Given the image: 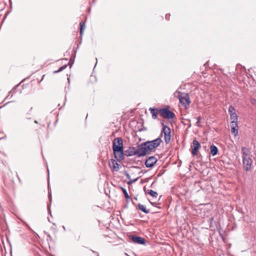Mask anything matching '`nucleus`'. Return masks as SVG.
<instances>
[{
  "instance_id": "nucleus-3",
  "label": "nucleus",
  "mask_w": 256,
  "mask_h": 256,
  "mask_svg": "<svg viewBox=\"0 0 256 256\" xmlns=\"http://www.w3.org/2000/svg\"><path fill=\"white\" fill-rule=\"evenodd\" d=\"M177 94L178 96H176L178 98L180 102L184 107L187 108L190 103L188 94L180 92H178Z\"/></svg>"
},
{
  "instance_id": "nucleus-27",
  "label": "nucleus",
  "mask_w": 256,
  "mask_h": 256,
  "mask_svg": "<svg viewBox=\"0 0 256 256\" xmlns=\"http://www.w3.org/2000/svg\"><path fill=\"white\" fill-rule=\"evenodd\" d=\"M34 122L36 123V124H38V122L36 120H35Z\"/></svg>"
},
{
  "instance_id": "nucleus-19",
  "label": "nucleus",
  "mask_w": 256,
  "mask_h": 256,
  "mask_svg": "<svg viewBox=\"0 0 256 256\" xmlns=\"http://www.w3.org/2000/svg\"><path fill=\"white\" fill-rule=\"evenodd\" d=\"M80 34L82 35L83 34V32H84V30L85 28V24L84 22H80Z\"/></svg>"
},
{
  "instance_id": "nucleus-22",
  "label": "nucleus",
  "mask_w": 256,
  "mask_h": 256,
  "mask_svg": "<svg viewBox=\"0 0 256 256\" xmlns=\"http://www.w3.org/2000/svg\"><path fill=\"white\" fill-rule=\"evenodd\" d=\"M66 66H67L66 65L64 66L60 67L58 69V70L54 71V72L57 73V72H60L62 71L63 70H64Z\"/></svg>"
},
{
  "instance_id": "nucleus-23",
  "label": "nucleus",
  "mask_w": 256,
  "mask_h": 256,
  "mask_svg": "<svg viewBox=\"0 0 256 256\" xmlns=\"http://www.w3.org/2000/svg\"><path fill=\"white\" fill-rule=\"evenodd\" d=\"M197 122H196V125L198 126H200V120H201V118L200 116H198V117L197 118Z\"/></svg>"
},
{
  "instance_id": "nucleus-5",
  "label": "nucleus",
  "mask_w": 256,
  "mask_h": 256,
  "mask_svg": "<svg viewBox=\"0 0 256 256\" xmlns=\"http://www.w3.org/2000/svg\"><path fill=\"white\" fill-rule=\"evenodd\" d=\"M158 113L160 116L164 118L170 120L174 119L176 115L172 111L170 110L168 108H163L159 109Z\"/></svg>"
},
{
  "instance_id": "nucleus-21",
  "label": "nucleus",
  "mask_w": 256,
  "mask_h": 256,
  "mask_svg": "<svg viewBox=\"0 0 256 256\" xmlns=\"http://www.w3.org/2000/svg\"><path fill=\"white\" fill-rule=\"evenodd\" d=\"M122 192H123L124 194L125 198L126 199L130 198V197L129 196H128V192H127L125 188H122Z\"/></svg>"
},
{
  "instance_id": "nucleus-10",
  "label": "nucleus",
  "mask_w": 256,
  "mask_h": 256,
  "mask_svg": "<svg viewBox=\"0 0 256 256\" xmlns=\"http://www.w3.org/2000/svg\"><path fill=\"white\" fill-rule=\"evenodd\" d=\"M109 166L112 171L117 172L119 170L120 164H118L117 162L113 159H112L109 162Z\"/></svg>"
},
{
  "instance_id": "nucleus-16",
  "label": "nucleus",
  "mask_w": 256,
  "mask_h": 256,
  "mask_svg": "<svg viewBox=\"0 0 256 256\" xmlns=\"http://www.w3.org/2000/svg\"><path fill=\"white\" fill-rule=\"evenodd\" d=\"M230 119L232 120L231 122H238V116L236 113L232 114H230Z\"/></svg>"
},
{
  "instance_id": "nucleus-18",
  "label": "nucleus",
  "mask_w": 256,
  "mask_h": 256,
  "mask_svg": "<svg viewBox=\"0 0 256 256\" xmlns=\"http://www.w3.org/2000/svg\"><path fill=\"white\" fill-rule=\"evenodd\" d=\"M148 194H150L152 196L154 197V198H156L158 195V194L156 192L152 190H148Z\"/></svg>"
},
{
  "instance_id": "nucleus-11",
  "label": "nucleus",
  "mask_w": 256,
  "mask_h": 256,
  "mask_svg": "<svg viewBox=\"0 0 256 256\" xmlns=\"http://www.w3.org/2000/svg\"><path fill=\"white\" fill-rule=\"evenodd\" d=\"M230 126L232 128V132L234 136H236L238 134V126L237 122H231Z\"/></svg>"
},
{
  "instance_id": "nucleus-1",
  "label": "nucleus",
  "mask_w": 256,
  "mask_h": 256,
  "mask_svg": "<svg viewBox=\"0 0 256 256\" xmlns=\"http://www.w3.org/2000/svg\"><path fill=\"white\" fill-rule=\"evenodd\" d=\"M112 150L115 158L118 161L124 158L123 140L120 138L114 139L112 142Z\"/></svg>"
},
{
  "instance_id": "nucleus-6",
  "label": "nucleus",
  "mask_w": 256,
  "mask_h": 256,
  "mask_svg": "<svg viewBox=\"0 0 256 256\" xmlns=\"http://www.w3.org/2000/svg\"><path fill=\"white\" fill-rule=\"evenodd\" d=\"M162 142V140L161 138H158L154 140L146 142L145 144L150 152H151L156 148Z\"/></svg>"
},
{
  "instance_id": "nucleus-20",
  "label": "nucleus",
  "mask_w": 256,
  "mask_h": 256,
  "mask_svg": "<svg viewBox=\"0 0 256 256\" xmlns=\"http://www.w3.org/2000/svg\"><path fill=\"white\" fill-rule=\"evenodd\" d=\"M228 112H230V114H232L236 113L235 109L233 106H230L229 107Z\"/></svg>"
},
{
  "instance_id": "nucleus-25",
  "label": "nucleus",
  "mask_w": 256,
  "mask_h": 256,
  "mask_svg": "<svg viewBox=\"0 0 256 256\" xmlns=\"http://www.w3.org/2000/svg\"><path fill=\"white\" fill-rule=\"evenodd\" d=\"M6 136H4L2 138H0V140H3V139H6Z\"/></svg>"
},
{
  "instance_id": "nucleus-7",
  "label": "nucleus",
  "mask_w": 256,
  "mask_h": 256,
  "mask_svg": "<svg viewBox=\"0 0 256 256\" xmlns=\"http://www.w3.org/2000/svg\"><path fill=\"white\" fill-rule=\"evenodd\" d=\"M150 152L145 142L142 144L137 147V154L138 156H145Z\"/></svg>"
},
{
  "instance_id": "nucleus-9",
  "label": "nucleus",
  "mask_w": 256,
  "mask_h": 256,
  "mask_svg": "<svg viewBox=\"0 0 256 256\" xmlns=\"http://www.w3.org/2000/svg\"><path fill=\"white\" fill-rule=\"evenodd\" d=\"M158 160L155 156H150L145 162V165L147 168H152L156 162Z\"/></svg>"
},
{
  "instance_id": "nucleus-12",
  "label": "nucleus",
  "mask_w": 256,
  "mask_h": 256,
  "mask_svg": "<svg viewBox=\"0 0 256 256\" xmlns=\"http://www.w3.org/2000/svg\"><path fill=\"white\" fill-rule=\"evenodd\" d=\"M132 240L134 242L138 244H144L145 240L142 238L137 236H133L132 237Z\"/></svg>"
},
{
  "instance_id": "nucleus-24",
  "label": "nucleus",
  "mask_w": 256,
  "mask_h": 256,
  "mask_svg": "<svg viewBox=\"0 0 256 256\" xmlns=\"http://www.w3.org/2000/svg\"><path fill=\"white\" fill-rule=\"evenodd\" d=\"M136 180H137V178L134 179V180H130V182H128V184H132L133 182H136Z\"/></svg>"
},
{
  "instance_id": "nucleus-17",
  "label": "nucleus",
  "mask_w": 256,
  "mask_h": 256,
  "mask_svg": "<svg viewBox=\"0 0 256 256\" xmlns=\"http://www.w3.org/2000/svg\"><path fill=\"white\" fill-rule=\"evenodd\" d=\"M138 207L140 210L146 214L149 212L148 210H146V206L143 204H138Z\"/></svg>"
},
{
  "instance_id": "nucleus-2",
  "label": "nucleus",
  "mask_w": 256,
  "mask_h": 256,
  "mask_svg": "<svg viewBox=\"0 0 256 256\" xmlns=\"http://www.w3.org/2000/svg\"><path fill=\"white\" fill-rule=\"evenodd\" d=\"M242 151L244 168L246 171H248L250 170L252 164L250 150L249 148L242 147Z\"/></svg>"
},
{
  "instance_id": "nucleus-26",
  "label": "nucleus",
  "mask_w": 256,
  "mask_h": 256,
  "mask_svg": "<svg viewBox=\"0 0 256 256\" xmlns=\"http://www.w3.org/2000/svg\"><path fill=\"white\" fill-rule=\"evenodd\" d=\"M126 176H127V178H130V176H129L128 174H126Z\"/></svg>"
},
{
  "instance_id": "nucleus-8",
  "label": "nucleus",
  "mask_w": 256,
  "mask_h": 256,
  "mask_svg": "<svg viewBox=\"0 0 256 256\" xmlns=\"http://www.w3.org/2000/svg\"><path fill=\"white\" fill-rule=\"evenodd\" d=\"M200 144L198 140H193L192 154L194 156L198 155V150L200 148Z\"/></svg>"
},
{
  "instance_id": "nucleus-13",
  "label": "nucleus",
  "mask_w": 256,
  "mask_h": 256,
  "mask_svg": "<svg viewBox=\"0 0 256 256\" xmlns=\"http://www.w3.org/2000/svg\"><path fill=\"white\" fill-rule=\"evenodd\" d=\"M153 119H156L157 118L158 112V109L155 108H150L149 109Z\"/></svg>"
},
{
  "instance_id": "nucleus-15",
  "label": "nucleus",
  "mask_w": 256,
  "mask_h": 256,
  "mask_svg": "<svg viewBox=\"0 0 256 256\" xmlns=\"http://www.w3.org/2000/svg\"><path fill=\"white\" fill-rule=\"evenodd\" d=\"M129 150V156L138 155L137 148L136 149L135 148L132 147L130 148Z\"/></svg>"
},
{
  "instance_id": "nucleus-14",
  "label": "nucleus",
  "mask_w": 256,
  "mask_h": 256,
  "mask_svg": "<svg viewBox=\"0 0 256 256\" xmlns=\"http://www.w3.org/2000/svg\"><path fill=\"white\" fill-rule=\"evenodd\" d=\"M210 153L214 156H216L218 152V149L217 147L214 145H212L210 147Z\"/></svg>"
},
{
  "instance_id": "nucleus-4",
  "label": "nucleus",
  "mask_w": 256,
  "mask_h": 256,
  "mask_svg": "<svg viewBox=\"0 0 256 256\" xmlns=\"http://www.w3.org/2000/svg\"><path fill=\"white\" fill-rule=\"evenodd\" d=\"M162 130L160 136L164 137L165 142L167 144L170 142L171 140V130L168 126L164 125V123H162Z\"/></svg>"
},
{
  "instance_id": "nucleus-28",
  "label": "nucleus",
  "mask_w": 256,
  "mask_h": 256,
  "mask_svg": "<svg viewBox=\"0 0 256 256\" xmlns=\"http://www.w3.org/2000/svg\"><path fill=\"white\" fill-rule=\"evenodd\" d=\"M96 67V64H95L94 65V68Z\"/></svg>"
}]
</instances>
